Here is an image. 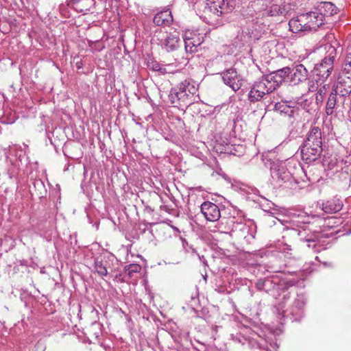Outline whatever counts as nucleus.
Wrapping results in <instances>:
<instances>
[{
    "label": "nucleus",
    "mask_w": 351,
    "mask_h": 351,
    "mask_svg": "<svg viewBox=\"0 0 351 351\" xmlns=\"http://www.w3.org/2000/svg\"><path fill=\"white\" fill-rule=\"evenodd\" d=\"M288 285L285 281L277 282L276 279L272 280L266 278V284L265 291L276 297V293L280 291L282 293V300L278 304V306L274 307V313L278 315L285 317V315H291L293 321H300L304 315V306L306 304V298L304 294H298L291 302V304L286 308L287 304L291 299L292 291L288 290Z\"/></svg>",
    "instance_id": "obj_1"
},
{
    "label": "nucleus",
    "mask_w": 351,
    "mask_h": 351,
    "mask_svg": "<svg viewBox=\"0 0 351 351\" xmlns=\"http://www.w3.org/2000/svg\"><path fill=\"white\" fill-rule=\"evenodd\" d=\"M290 68L285 66L276 71L263 76L261 80L256 82L252 88H277L278 86H293L305 81L308 77L307 69L302 64H298L294 68L293 74L289 77Z\"/></svg>",
    "instance_id": "obj_2"
},
{
    "label": "nucleus",
    "mask_w": 351,
    "mask_h": 351,
    "mask_svg": "<svg viewBox=\"0 0 351 351\" xmlns=\"http://www.w3.org/2000/svg\"><path fill=\"white\" fill-rule=\"evenodd\" d=\"M231 340L234 343L245 346L250 349L259 350L261 351H277L278 346L277 342H268L259 334L253 330L250 327L240 325L238 330L230 334Z\"/></svg>",
    "instance_id": "obj_3"
},
{
    "label": "nucleus",
    "mask_w": 351,
    "mask_h": 351,
    "mask_svg": "<svg viewBox=\"0 0 351 351\" xmlns=\"http://www.w3.org/2000/svg\"><path fill=\"white\" fill-rule=\"evenodd\" d=\"M233 9L232 0H206L204 9V21L210 25H219V16L231 12Z\"/></svg>",
    "instance_id": "obj_4"
},
{
    "label": "nucleus",
    "mask_w": 351,
    "mask_h": 351,
    "mask_svg": "<svg viewBox=\"0 0 351 351\" xmlns=\"http://www.w3.org/2000/svg\"><path fill=\"white\" fill-rule=\"evenodd\" d=\"M271 182L275 186H284L290 189H295L298 182L293 178L292 173L288 169L287 162L275 160L270 164Z\"/></svg>",
    "instance_id": "obj_5"
},
{
    "label": "nucleus",
    "mask_w": 351,
    "mask_h": 351,
    "mask_svg": "<svg viewBox=\"0 0 351 351\" xmlns=\"http://www.w3.org/2000/svg\"><path fill=\"white\" fill-rule=\"evenodd\" d=\"M323 23L324 20L322 14H319L315 10V11L301 14L291 19L289 22V26L291 31L298 33L299 32L317 30Z\"/></svg>",
    "instance_id": "obj_6"
},
{
    "label": "nucleus",
    "mask_w": 351,
    "mask_h": 351,
    "mask_svg": "<svg viewBox=\"0 0 351 351\" xmlns=\"http://www.w3.org/2000/svg\"><path fill=\"white\" fill-rule=\"evenodd\" d=\"M324 49L326 51L324 58L319 63L315 65L313 70L314 80L317 82V86H322L330 75L337 55L336 48L330 44L325 45Z\"/></svg>",
    "instance_id": "obj_7"
},
{
    "label": "nucleus",
    "mask_w": 351,
    "mask_h": 351,
    "mask_svg": "<svg viewBox=\"0 0 351 351\" xmlns=\"http://www.w3.org/2000/svg\"><path fill=\"white\" fill-rule=\"evenodd\" d=\"M254 5L263 16L285 15L287 13L282 0H256Z\"/></svg>",
    "instance_id": "obj_8"
},
{
    "label": "nucleus",
    "mask_w": 351,
    "mask_h": 351,
    "mask_svg": "<svg viewBox=\"0 0 351 351\" xmlns=\"http://www.w3.org/2000/svg\"><path fill=\"white\" fill-rule=\"evenodd\" d=\"M222 80L226 86L230 88H241L243 85V80L234 69H230L223 72Z\"/></svg>",
    "instance_id": "obj_9"
},
{
    "label": "nucleus",
    "mask_w": 351,
    "mask_h": 351,
    "mask_svg": "<svg viewBox=\"0 0 351 351\" xmlns=\"http://www.w3.org/2000/svg\"><path fill=\"white\" fill-rule=\"evenodd\" d=\"M201 212L206 220L210 221H217L221 217L219 206L210 202H204L201 205Z\"/></svg>",
    "instance_id": "obj_10"
},
{
    "label": "nucleus",
    "mask_w": 351,
    "mask_h": 351,
    "mask_svg": "<svg viewBox=\"0 0 351 351\" xmlns=\"http://www.w3.org/2000/svg\"><path fill=\"white\" fill-rule=\"evenodd\" d=\"M322 148L304 143L301 147L302 158L306 163L315 161L320 155Z\"/></svg>",
    "instance_id": "obj_11"
},
{
    "label": "nucleus",
    "mask_w": 351,
    "mask_h": 351,
    "mask_svg": "<svg viewBox=\"0 0 351 351\" xmlns=\"http://www.w3.org/2000/svg\"><path fill=\"white\" fill-rule=\"evenodd\" d=\"M235 217H230L228 220V223L230 225L228 230H230L232 236H235L237 237H246L245 233H248L249 228L245 224L242 222H236L234 221Z\"/></svg>",
    "instance_id": "obj_12"
},
{
    "label": "nucleus",
    "mask_w": 351,
    "mask_h": 351,
    "mask_svg": "<svg viewBox=\"0 0 351 351\" xmlns=\"http://www.w3.org/2000/svg\"><path fill=\"white\" fill-rule=\"evenodd\" d=\"M187 89H170L169 91H162L161 97L164 95H167L168 100L171 104H176L178 101L186 102L188 100L189 95Z\"/></svg>",
    "instance_id": "obj_13"
},
{
    "label": "nucleus",
    "mask_w": 351,
    "mask_h": 351,
    "mask_svg": "<svg viewBox=\"0 0 351 351\" xmlns=\"http://www.w3.org/2000/svg\"><path fill=\"white\" fill-rule=\"evenodd\" d=\"M146 66L148 69L153 71H157L160 74H165V73H173V69L172 68L173 67V64H160L159 62H158L156 60H155L154 58L149 57L146 60Z\"/></svg>",
    "instance_id": "obj_14"
},
{
    "label": "nucleus",
    "mask_w": 351,
    "mask_h": 351,
    "mask_svg": "<svg viewBox=\"0 0 351 351\" xmlns=\"http://www.w3.org/2000/svg\"><path fill=\"white\" fill-rule=\"evenodd\" d=\"M172 22L173 16L169 9L156 13L153 18V23L157 26H169Z\"/></svg>",
    "instance_id": "obj_15"
},
{
    "label": "nucleus",
    "mask_w": 351,
    "mask_h": 351,
    "mask_svg": "<svg viewBox=\"0 0 351 351\" xmlns=\"http://www.w3.org/2000/svg\"><path fill=\"white\" fill-rule=\"evenodd\" d=\"M180 34L178 32L168 34L162 42V47L167 51L176 50L179 46Z\"/></svg>",
    "instance_id": "obj_16"
},
{
    "label": "nucleus",
    "mask_w": 351,
    "mask_h": 351,
    "mask_svg": "<svg viewBox=\"0 0 351 351\" xmlns=\"http://www.w3.org/2000/svg\"><path fill=\"white\" fill-rule=\"evenodd\" d=\"M315 9L319 14H322V19L325 16H331L337 13V7L328 1L319 2L317 4Z\"/></svg>",
    "instance_id": "obj_17"
},
{
    "label": "nucleus",
    "mask_w": 351,
    "mask_h": 351,
    "mask_svg": "<svg viewBox=\"0 0 351 351\" xmlns=\"http://www.w3.org/2000/svg\"><path fill=\"white\" fill-rule=\"evenodd\" d=\"M304 143L322 148L321 130L318 127L313 128Z\"/></svg>",
    "instance_id": "obj_18"
},
{
    "label": "nucleus",
    "mask_w": 351,
    "mask_h": 351,
    "mask_svg": "<svg viewBox=\"0 0 351 351\" xmlns=\"http://www.w3.org/2000/svg\"><path fill=\"white\" fill-rule=\"evenodd\" d=\"M343 207L342 202L339 199L334 198L322 204V210L326 213H337Z\"/></svg>",
    "instance_id": "obj_19"
},
{
    "label": "nucleus",
    "mask_w": 351,
    "mask_h": 351,
    "mask_svg": "<svg viewBox=\"0 0 351 351\" xmlns=\"http://www.w3.org/2000/svg\"><path fill=\"white\" fill-rule=\"evenodd\" d=\"M351 88V74L347 71H342L337 79L336 88Z\"/></svg>",
    "instance_id": "obj_20"
},
{
    "label": "nucleus",
    "mask_w": 351,
    "mask_h": 351,
    "mask_svg": "<svg viewBox=\"0 0 351 351\" xmlns=\"http://www.w3.org/2000/svg\"><path fill=\"white\" fill-rule=\"evenodd\" d=\"M72 3L80 12L89 11L95 3V0H72Z\"/></svg>",
    "instance_id": "obj_21"
},
{
    "label": "nucleus",
    "mask_w": 351,
    "mask_h": 351,
    "mask_svg": "<svg viewBox=\"0 0 351 351\" xmlns=\"http://www.w3.org/2000/svg\"><path fill=\"white\" fill-rule=\"evenodd\" d=\"M338 89H332V92L330 93L328 101L326 103V112L328 115H330L333 113V110L336 105V99Z\"/></svg>",
    "instance_id": "obj_22"
},
{
    "label": "nucleus",
    "mask_w": 351,
    "mask_h": 351,
    "mask_svg": "<svg viewBox=\"0 0 351 351\" xmlns=\"http://www.w3.org/2000/svg\"><path fill=\"white\" fill-rule=\"evenodd\" d=\"M269 89L267 90V92L261 91L259 89H250L249 93V99L251 102H255L260 101L265 95L269 94L272 90L269 91Z\"/></svg>",
    "instance_id": "obj_23"
},
{
    "label": "nucleus",
    "mask_w": 351,
    "mask_h": 351,
    "mask_svg": "<svg viewBox=\"0 0 351 351\" xmlns=\"http://www.w3.org/2000/svg\"><path fill=\"white\" fill-rule=\"evenodd\" d=\"M184 47L185 51L187 53H193L197 51L198 46L200 45L199 40L196 41L193 38H184Z\"/></svg>",
    "instance_id": "obj_24"
},
{
    "label": "nucleus",
    "mask_w": 351,
    "mask_h": 351,
    "mask_svg": "<svg viewBox=\"0 0 351 351\" xmlns=\"http://www.w3.org/2000/svg\"><path fill=\"white\" fill-rule=\"evenodd\" d=\"M343 160L338 161L336 158H331L327 164L328 170H331L336 173L342 169Z\"/></svg>",
    "instance_id": "obj_25"
},
{
    "label": "nucleus",
    "mask_w": 351,
    "mask_h": 351,
    "mask_svg": "<svg viewBox=\"0 0 351 351\" xmlns=\"http://www.w3.org/2000/svg\"><path fill=\"white\" fill-rule=\"evenodd\" d=\"M94 269L95 271L101 277L106 276L108 274V271L106 267L103 264V263L97 259L95 261Z\"/></svg>",
    "instance_id": "obj_26"
},
{
    "label": "nucleus",
    "mask_w": 351,
    "mask_h": 351,
    "mask_svg": "<svg viewBox=\"0 0 351 351\" xmlns=\"http://www.w3.org/2000/svg\"><path fill=\"white\" fill-rule=\"evenodd\" d=\"M141 270V267L138 264H130L125 267V271L130 277H132L133 274L140 272Z\"/></svg>",
    "instance_id": "obj_27"
},
{
    "label": "nucleus",
    "mask_w": 351,
    "mask_h": 351,
    "mask_svg": "<svg viewBox=\"0 0 351 351\" xmlns=\"http://www.w3.org/2000/svg\"><path fill=\"white\" fill-rule=\"evenodd\" d=\"M278 249L280 252L285 254V256L291 257L292 255V248L290 245L287 243H279Z\"/></svg>",
    "instance_id": "obj_28"
},
{
    "label": "nucleus",
    "mask_w": 351,
    "mask_h": 351,
    "mask_svg": "<svg viewBox=\"0 0 351 351\" xmlns=\"http://www.w3.org/2000/svg\"><path fill=\"white\" fill-rule=\"evenodd\" d=\"M266 278H261L256 283V287L260 291H264L265 289Z\"/></svg>",
    "instance_id": "obj_29"
},
{
    "label": "nucleus",
    "mask_w": 351,
    "mask_h": 351,
    "mask_svg": "<svg viewBox=\"0 0 351 351\" xmlns=\"http://www.w3.org/2000/svg\"><path fill=\"white\" fill-rule=\"evenodd\" d=\"M287 106L283 104L277 103L275 105L276 110H279L280 112L287 113V112L285 110Z\"/></svg>",
    "instance_id": "obj_30"
},
{
    "label": "nucleus",
    "mask_w": 351,
    "mask_h": 351,
    "mask_svg": "<svg viewBox=\"0 0 351 351\" xmlns=\"http://www.w3.org/2000/svg\"><path fill=\"white\" fill-rule=\"evenodd\" d=\"M76 66L78 69H81L82 67V63L80 62H76Z\"/></svg>",
    "instance_id": "obj_31"
},
{
    "label": "nucleus",
    "mask_w": 351,
    "mask_h": 351,
    "mask_svg": "<svg viewBox=\"0 0 351 351\" xmlns=\"http://www.w3.org/2000/svg\"><path fill=\"white\" fill-rule=\"evenodd\" d=\"M343 90L346 92V93H343V90H341V93L342 95H345L346 94H350L351 93V90L348 91V89H346V88H344Z\"/></svg>",
    "instance_id": "obj_32"
},
{
    "label": "nucleus",
    "mask_w": 351,
    "mask_h": 351,
    "mask_svg": "<svg viewBox=\"0 0 351 351\" xmlns=\"http://www.w3.org/2000/svg\"><path fill=\"white\" fill-rule=\"evenodd\" d=\"M303 233H304V230L303 231L300 230L298 233V236H300L301 239H303Z\"/></svg>",
    "instance_id": "obj_33"
},
{
    "label": "nucleus",
    "mask_w": 351,
    "mask_h": 351,
    "mask_svg": "<svg viewBox=\"0 0 351 351\" xmlns=\"http://www.w3.org/2000/svg\"><path fill=\"white\" fill-rule=\"evenodd\" d=\"M305 241H307V242H311V241H314L313 239H312L311 238H309V239H306L304 238Z\"/></svg>",
    "instance_id": "obj_34"
},
{
    "label": "nucleus",
    "mask_w": 351,
    "mask_h": 351,
    "mask_svg": "<svg viewBox=\"0 0 351 351\" xmlns=\"http://www.w3.org/2000/svg\"><path fill=\"white\" fill-rule=\"evenodd\" d=\"M335 219L333 217H331V218H329L328 219V221H329V223L330 222V220H334Z\"/></svg>",
    "instance_id": "obj_35"
},
{
    "label": "nucleus",
    "mask_w": 351,
    "mask_h": 351,
    "mask_svg": "<svg viewBox=\"0 0 351 351\" xmlns=\"http://www.w3.org/2000/svg\"><path fill=\"white\" fill-rule=\"evenodd\" d=\"M322 88H326V85H323Z\"/></svg>",
    "instance_id": "obj_36"
},
{
    "label": "nucleus",
    "mask_w": 351,
    "mask_h": 351,
    "mask_svg": "<svg viewBox=\"0 0 351 351\" xmlns=\"http://www.w3.org/2000/svg\"><path fill=\"white\" fill-rule=\"evenodd\" d=\"M320 93H322V89L319 88Z\"/></svg>",
    "instance_id": "obj_37"
},
{
    "label": "nucleus",
    "mask_w": 351,
    "mask_h": 351,
    "mask_svg": "<svg viewBox=\"0 0 351 351\" xmlns=\"http://www.w3.org/2000/svg\"><path fill=\"white\" fill-rule=\"evenodd\" d=\"M320 93H322V89L319 88Z\"/></svg>",
    "instance_id": "obj_38"
},
{
    "label": "nucleus",
    "mask_w": 351,
    "mask_h": 351,
    "mask_svg": "<svg viewBox=\"0 0 351 351\" xmlns=\"http://www.w3.org/2000/svg\"><path fill=\"white\" fill-rule=\"evenodd\" d=\"M320 93H322V89L319 88Z\"/></svg>",
    "instance_id": "obj_39"
},
{
    "label": "nucleus",
    "mask_w": 351,
    "mask_h": 351,
    "mask_svg": "<svg viewBox=\"0 0 351 351\" xmlns=\"http://www.w3.org/2000/svg\"><path fill=\"white\" fill-rule=\"evenodd\" d=\"M10 178H12V175H10L9 176Z\"/></svg>",
    "instance_id": "obj_40"
}]
</instances>
